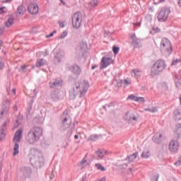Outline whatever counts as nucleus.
I'll list each match as a JSON object with an SVG mask.
<instances>
[{"label": "nucleus", "instance_id": "a878e982", "mask_svg": "<svg viewBox=\"0 0 181 181\" xmlns=\"http://www.w3.org/2000/svg\"><path fill=\"white\" fill-rule=\"evenodd\" d=\"M174 115H175V119L176 121H179V119H181V112L179 109H176L174 111Z\"/></svg>", "mask_w": 181, "mask_h": 181}, {"label": "nucleus", "instance_id": "a211bd4d", "mask_svg": "<svg viewBox=\"0 0 181 181\" xmlns=\"http://www.w3.org/2000/svg\"><path fill=\"white\" fill-rule=\"evenodd\" d=\"M69 70L75 74V76H80L81 74V69L78 65H71L69 67Z\"/></svg>", "mask_w": 181, "mask_h": 181}, {"label": "nucleus", "instance_id": "c9c22d12", "mask_svg": "<svg viewBox=\"0 0 181 181\" xmlns=\"http://www.w3.org/2000/svg\"><path fill=\"white\" fill-rule=\"evenodd\" d=\"M95 166L98 168V170H102V172L105 171V168H104L101 164H95Z\"/></svg>", "mask_w": 181, "mask_h": 181}, {"label": "nucleus", "instance_id": "338daca9", "mask_svg": "<svg viewBox=\"0 0 181 181\" xmlns=\"http://www.w3.org/2000/svg\"><path fill=\"white\" fill-rule=\"evenodd\" d=\"M60 1H61L62 4H63L64 5L66 4V3H64V1L63 0H60Z\"/></svg>", "mask_w": 181, "mask_h": 181}, {"label": "nucleus", "instance_id": "6e6d98bb", "mask_svg": "<svg viewBox=\"0 0 181 181\" xmlns=\"http://www.w3.org/2000/svg\"><path fill=\"white\" fill-rule=\"evenodd\" d=\"M153 30H155L156 33L160 32V29H159V28H156V29L153 28Z\"/></svg>", "mask_w": 181, "mask_h": 181}, {"label": "nucleus", "instance_id": "ddd939ff", "mask_svg": "<svg viewBox=\"0 0 181 181\" xmlns=\"http://www.w3.org/2000/svg\"><path fill=\"white\" fill-rule=\"evenodd\" d=\"M64 57V52L62 51V49H59L54 53V62H55V63H60V62L63 60Z\"/></svg>", "mask_w": 181, "mask_h": 181}, {"label": "nucleus", "instance_id": "1a4fd4ad", "mask_svg": "<svg viewBox=\"0 0 181 181\" xmlns=\"http://www.w3.org/2000/svg\"><path fill=\"white\" fill-rule=\"evenodd\" d=\"M169 13H170V8L168 7H163L158 16V22H166L168 18H169Z\"/></svg>", "mask_w": 181, "mask_h": 181}, {"label": "nucleus", "instance_id": "f257e3e1", "mask_svg": "<svg viewBox=\"0 0 181 181\" xmlns=\"http://www.w3.org/2000/svg\"><path fill=\"white\" fill-rule=\"evenodd\" d=\"M90 83L88 81H83V82L74 81L69 87V98L70 100H74L76 95H78L79 98L86 95Z\"/></svg>", "mask_w": 181, "mask_h": 181}, {"label": "nucleus", "instance_id": "b1692460", "mask_svg": "<svg viewBox=\"0 0 181 181\" xmlns=\"http://www.w3.org/2000/svg\"><path fill=\"white\" fill-rule=\"evenodd\" d=\"M136 156H138V154L136 153H134L132 154L130 156L127 157L126 158V160L129 162V163H131V162H134V160L136 159Z\"/></svg>", "mask_w": 181, "mask_h": 181}, {"label": "nucleus", "instance_id": "423d86ee", "mask_svg": "<svg viewBox=\"0 0 181 181\" xmlns=\"http://www.w3.org/2000/svg\"><path fill=\"white\" fill-rule=\"evenodd\" d=\"M23 134V130L22 129H19L15 133L14 137L13 139V141L14 142V148H13V156H16L18 153H19V144H21V140L22 139V135Z\"/></svg>", "mask_w": 181, "mask_h": 181}, {"label": "nucleus", "instance_id": "e433bc0d", "mask_svg": "<svg viewBox=\"0 0 181 181\" xmlns=\"http://www.w3.org/2000/svg\"><path fill=\"white\" fill-rule=\"evenodd\" d=\"M121 83H123L124 84H126V86H129V84H131V81L128 79H125L124 81H120V82L117 84H119L121 86Z\"/></svg>", "mask_w": 181, "mask_h": 181}, {"label": "nucleus", "instance_id": "aec40b11", "mask_svg": "<svg viewBox=\"0 0 181 181\" xmlns=\"http://www.w3.org/2000/svg\"><path fill=\"white\" fill-rule=\"evenodd\" d=\"M162 134H159V133H156L152 138V141H153L155 142V144H162V141H163V139H162Z\"/></svg>", "mask_w": 181, "mask_h": 181}, {"label": "nucleus", "instance_id": "58836bf2", "mask_svg": "<svg viewBox=\"0 0 181 181\" xmlns=\"http://www.w3.org/2000/svg\"><path fill=\"white\" fill-rule=\"evenodd\" d=\"M136 101H137V103H145V98L136 97Z\"/></svg>", "mask_w": 181, "mask_h": 181}, {"label": "nucleus", "instance_id": "c756f323", "mask_svg": "<svg viewBox=\"0 0 181 181\" xmlns=\"http://www.w3.org/2000/svg\"><path fill=\"white\" fill-rule=\"evenodd\" d=\"M97 5H98V0H92L89 3V6H90V8H95Z\"/></svg>", "mask_w": 181, "mask_h": 181}, {"label": "nucleus", "instance_id": "c85d7f7f", "mask_svg": "<svg viewBox=\"0 0 181 181\" xmlns=\"http://www.w3.org/2000/svg\"><path fill=\"white\" fill-rule=\"evenodd\" d=\"M132 73H134V77H140L141 74H142V71L139 69H132Z\"/></svg>", "mask_w": 181, "mask_h": 181}, {"label": "nucleus", "instance_id": "603ef678", "mask_svg": "<svg viewBox=\"0 0 181 181\" xmlns=\"http://www.w3.org/2000/svg\"><path fill=\"white\" fill-rule=\"evenodd\" d=\"M4 9H5V7H1L0 8V15L1 13H5V11H4Z\"/></svg>", "mask_w": 181, "mask_h": 181}, {"label": "nucleus", "instance_id": "f704fd0d", "mask_svg": "<svg viewBox=\"0 0 181 181\" xmlns=\"http://www.w3.org/2000/svg\"><path fill=\"white\" fill-rule=\"evenodd\" d=\"M112 52L114 53V54H117V53L119 52V47H117V46H113L112 47Z\"/></svg>", "mask_w": 181, "mask_h": 181}, {"label": "nucleus", "instance_id": "2f4dec72", "mask_svg": "<svg viewBox=\"0 0 181 181\" xmlns=\"http://www.w3.org/2000/svg\"><path fill=\"white\" fill-rule=\"evenodd\" d=\"M175 86L177 88H181V81L179 80L177 76H175Z\"/></svg>", "mask_w": 181, "mask_h": 181}, {"label": "nucleus", "instance_id": "7c9ffc66", "mask_svg": "<svg viewBox=\"0 0 181 181\" xmlns=\"http://www.w3.org/2000/svg\"><path fill=\"white\" fill-rule=\"evenodd\" d=\"M9 122H10V119L9 118H7L5 122L1 126V127H0V129H1V131H5L6 129V124H9Z\"/></svg>", "mask_w": 181, "mask_h": 181}, {"label": "nucleus", "instance_id": "c03bdc74", "mask_svg": "<svg viewBox=\"0 0 181 181\" xmlns=\"http://www.w3.org/2000/svg\"><path fill=\"white\" fill-rule=\"evenodd\" d=\"M110 107H114V103H108V104H106L103 106V108L105 110V108H110Z\"/></svg>", "mask_w": 181, "mask_h": 181}, {"label": "nucleus", "instance_id": "4468645a", "mask_svg": "<svg viewBox=\"0 0 181 181\" xmlns=\"http://www.w3.org/2000/svg\"><path fill=\"white\" fill-rule=\"evenodd\" d=\"M9 108H11V102H9V100L8 99L4 100L1 115H4V114H8V110Z\"/></svg>", "mask_w": 181, "mask_h": 181}, {"label": "nucleus", "instance_id": "13d9d810", "mask_svg": "<svg viewBox=\"0 0 181 181\" xmlns=\"http://www.w3.org/2000/svg\"><path fill=\"white\" fill-rule=\"evenodd\" d=\"M82 181H87V177H83Z\"/></svg>", "mask_w": 181, "mask_h": 181}, {"label": "nucleus", "instance_id": "69168bd1", "mask_svg": "<svg viewBox=\"0 0 181 181\" xmlns=\"http://www.w3.org/2000/svg\"><path fill=\"white\" fill-rule=\"evenodd\" d=\"M178 5H179V6H180V8H181V0H179V1H178Z\"/></svg>", "mask_w": 181, "mask_h": 181}, {"label": "nucleus", "instance_id": "4d7b16f0", "mask_svg": "<svg viewBox=\"0 0 181 181\" xmlns=\"http://www.w3.org/2000/svg\"><path fill=\"white\" fill-rule=\"evenodd\" d=\"M13 110H14L15 112L18 111V105H15L13 106Z\"/></svg>", "mask_w": 181, "mask_h": 181}, {"label": "nucleus", "instance_id": "49530a36", "mask_svg": "<svg viewBox=\"0 0 181 181\" xmlns=\"http://www.w3.org/2000/svg\"><path fill=\"white\" fill-rule=\"evenodd\" d=\"M127 100H133L134 101H136V96L130 95L128 96Z\"/></svg>", "mask_w": 181, "mask_h": 181}, {"label": "nucleus", "instance_id": "473e14b6", "mask_svg": "<svg viewBox=\"0 0 181 181\" xmlns=\"http://www.w3.org/2000/svg\"><path fill=\"white\" fill-rule=\"evenodd\" d=\"M4 131L5 130H1V129L0 128V141H2L3 139H4L5 136H6Z\"/></svg>", "mask_w": 181, "mask_h": 181}, {"label": "nucleus", "instance_id": "4be33fe9", "mask_svg": "<svg viewBox=\"0 0 181 181\" xmlns=\"http://www.w3.org/2000/svg\"><path fill=\"white\" fill-rule=\"evenodd\" d=\"M106 153L107 152L102 149H99L95 151V154L98 156V158H99V159H103Z\"/></svg>", "mask_w": 181, "mask_h": 181}, {"label": "nucleus", "instance_id": "5fc2aeb1", "mask_svg": "<svg viewBox=\"0 0 181 181\" xmlns=\"http://www.w3.org/2000/svg\"><path fill=\"white\" fill-rule=\"evenodd\" d=\"M134 27L135 28L136 26H141V23H133Z\"/></svg>", "mask_w": 181, "mask_h": 181}, {"label": "nucleus", "instance_id": "f8f14e48", "mask_svg": "<svg viewBox=\"0 0 181 181\" xmlns=\"http://www.w3.org/2000/svg\"><path fill=\"white\" fill-rule=\"evenodd\" d=\"M63 86V80L61 78H54L49 82L50 88H57V87H62Z\"/></svg>", "mask_w": 181, "mask_h": 181}, {"label": "nucleus", "instance_id": "6e6552de", "mask_svg": "<svg viewBox=\"0 0 181 181\" xmlns=\"http://www.w3.org/2000/svg\"><path fill=\"white\" fill-rule=\"evenodd\" d=\"M83 22V14L81 12L75 13L72 18V25L74 29H78Z\"/></svg>", "mask_w": 181, "mask_h": 181}, {"label": "nucleus", "instance_id": "774afa93", "mask_svg": "<svg viewBox=\"0 0 181 181\" xmlns=\"http://www.w3.org/2000/svg\"><path fill=\"white\" fill-rule=\"evenodd\" d=\"M163 84H164L165 88H168V85L166 83H165Z\"/></svg>", "mask_w": 181, "mask_h": 181}, {"label": "nucleus", "instance_id": "72a5a7b5", "mask_svg": "<svg viewBox=\"0 0 181 181\" xmlns=\"http://www.w3.org/2000/svg\"><path fill=\"white\" fill-rule=\"evenodd\" d=\"M145 21H146V23L147 24L151 23V22H152V16L151 15L146 16Z\"/></svg>", "mask_w": 181, "mask_h": 181}, {"label": "nucleus", "instance_id": "09e8293b", "mask_svg": "<svg viewBox=\"0 0 181 181\" xmlns=\"http://www.w3.org/2000/svg\"><path fill=\"white\" fill-rule=\"evenodd\" d=\"M179 62H180V60L179 59H175L173 62V63L171 64V66H175L176 64H177V63H179Z\"/></svg>", "mask_w": 181, "mask_h": 181}, {"label": "nucleus", "instance_id": "0e129e2a", "mask_svg": "<svg viewBox=\"0 0 181 181\" xmlns=\"http://www.w3.org/2000/svg\"><path fill=\"white\" fill-rule=\"evenodd\" d=\"M18 121L16 120V124H15V127H18L19 126V123H18Z\"/></svg>", "mask_w": 181, "mask_h": 181}, {"label": "nucleus", "instance_id": "a18cd8bd", "mask_svg": "<svg viewBox=\"0 0 181 181\" xmlns=\"http://www.w3.org/2000/svg\"><path fill=\"white\" fill-rule=\"evenodd\" d=\"M67 35H68V32L64 31L60 35V39H64V37H66V36H67Z\"/></svg>", "mask_w": 181, "mask_h": 181}, {"label": "nucleus", "instance_id": "bb28decb", "mask_svg": "<svg viewBox=\"0 0 181 181\" xmlns=\"http://www.w3.org/2000/svg\"><path fill=\"white\" fill-rule=\"evenodd\" d=\"M25 12H26V8H25V6H20L18 7L17 13L18 15H24Z\"/></svg>", "mask_w": 181, "mask_h": 181}, {"label": "nucleus", "instance_id": "a19ab883", "mask_svg": "<svg viewBox=\"0 0 181 181\" xmlns=\"http://www.w3.org/2000/svg\"><path fill=\"white\" fill-rule=\"evenodd\" d=\"M158 179H159V175H154L151 176V181H158Z\"/></svg>", "mask_w": 181, "mask_h": 181}, {"label": "nucleus", "instance_id": "39448f33", "mask_svg": "<svg viewBox=\"0 0 181 181\" xmlns=\"http://www.w3.org/2000/svg\"><path fill=\"white\" fill-rule=\"evenodd\" d=\"M166 69V62L163 59L157 60L151 68V76H156Z\"/></svg>", "mask_w": 181, "mask_h": 181}, {"label": "nucleus", "instance_id": "9d476101", "mask_svg": "<svg viewBox=\"0 0 181 181\" xmlns=\"http://www.w3.org/2000/svg\"><path fill=\"white\" fill-rule=\"evenodd\" d=\"M124 119L131 124V125H135L138 124V117H136L134 113L128 112L124 116Z\"/></svg>", "mask_w": 181, "mask_h": 181}, {"label": "nucleus", "instance_id": "393cba45", "mask_svg": "<svg viewBox=\"0 0 181 181\" xmlns=\"http://www.w3.org/2000/svg\"><path fill=\"white\" fill-rule=\"evenodd\" d=\"M46 66V60L45 59H40L36 62V67H42Z\"/></svg>", "mask_w": 181, "mask_h": 181}, {"label": "nucleus", "instance_id": "5701e85b", "mask_svg": "<svg viewBox=\"0 0 181 181\" xmlns=\"http://www.w3.org/2000/svg\"><path fill=\"white\" fill-rule=\"evenodd\" d=\"M14 20H15V18L13 16H11L10 18H8L7 21L5 23L6 28H11V26L13 25Z\"/></svg>", "mask_w": 181, "mask_h": 181}, {"label": "nucleus", "instance_id": "79ce46f5", "mask_svg": "<svg viewBox=\"0 0 181 181\" xmlns=\"http://www.w3.org/2000/svg\"><path fill=\"white\" fill-rule=\"evenodd\" d=\"M51 98L53 100H56V98H57V93H56V91H52L51 93Z\"/></svg>", "mask_w": 181, "mask_h": 181}, {"label": "nucleus", "instance_id": "2eb2a0df", "mask_svg": "<svg viewBox=\"0 0 181 181\" xmlns=\"http://www.w3.org/2000/svg\"><path fill=\"white\" fill-rule=\"evenodd\" d=\"M111 62H112L111 57H103L100 62V69L103 70V69L108 67V65L111 64Z\"/></svg>", "mask_w": 181, "mask_h": 181}, {"label": "nucleus", "instance_id": "6ab92c4d", "mask_svg": "<svg viewBox=\"0 0 181 181\" xmlns=\"http://www.w3.org/2000/svg\"><path fill=\"white\" fill-rule=\"evenodd\" d=\"M21 173L25 177H29L32 175V169L29 167H23L21 169Z\"/></svg>", "mask_w": 181, "mask_h": 181}, {"label": "nucleus", "instance_id": "20e7f679", "mask_svg": "<svg viewBox=\"0 0 181 181\" xmlns=\"http://www.w3.org/2000/svg\"><path fill=\"white\" fill-rule=\"evenodd\" d=\"M30 163L37 169H40L45 165V158H43V156L39 151H35L30 158Z\"/></svg>", "mask_w": 181, "mask_h": 181}, {"label": "nucleus", "instance_id": "052dcab7", "mask_svg": "<svg viewBox=\"0 0 181 181\" xmlns=\"http://www.w3.org/2000/svg\"><path fill=\"white\" fill-rule=\"evenodd\" d=\"M94 69H97V65H93L92 66V70H94Z\"/></svg>", "mask_w": 181, "mask_h": 181}, {"label": "nucleus", "instance_id": "de8ad7c7", "mask_svg": "<svg viewBox=\"0 0 181 181\" xmlns=\"http://www.w3.org/2000/svg\"><path fill=\"white\" fill-rule=\"evenodd\" d=\"M87 162V159L86 158H83V160L79 163V166H82V165H84Z\"/></svg>", "mask_w": 181, "mask_h": 181}, {"label": "nucleus", "instance_id": "cd10ccee", "mask_svg": "<svg viewBox=\"0 0 181 181\" xmlns=\"http://www.w3.org/2000/svg\"><path fill=\"white\" fill-rule=\"evenodd\" d=\"M151 156V152L148 149H145L141 153V158L146 159Z\"/></svg>", "mask_w": 181, "mask_h": 181}, {"label": "nucleus", "instance_id": "37998d69", "mask_svg": "<svg viewBox=\"0 0 181 181\" xmlns=\"http://www.w3.org/2000/svg\"><path fill=\"white\" fill-rule=\"evenodd\" d=\"M145 111H150V112H156V111H158V109L156 107H153L151 109L147 108L145 109Z\"/></svg>", "mask_w": 181, "mask_h": 181}, {"label": "nucleus", "instance_id": "7ed1b4c3", "mask_svg": "<svg viewBox=\"0 0 181 181\" xmlns=\"http://www.w3.org/2000/svg\"><path fill=\"white\" fill-rule=\"evenodd\" d=\"M174 136L175 140H172L169 144V150L173 153H176L177 151H179V142H177L178 139L181 138V124H177L176 125V129L175 131Z\"/></svg>", "mask_w": 181, "mask_h": 181}, {"label": "nucleus", "instance_id": "bf43d9fd", "mask_svg": "<svg viewBox=\"0 0 181 181\" xmlns=\"http://www.w3.org/2000/svg\"><path fill=\"white\" fill-rule=\"evenodd\" d=\"M26 69V66H21V70H25Z\"/></svg>", "mask_w": 181, "mask_h": 181}, {"label": "nucleus", "instance_id": "f03ea898", "mask_svg": "<svg viewBox=\"0 0 181 181\" xmlns=\"http://www.w3.org/2000/svg\"><path fill=\"white\" fill-rule=\"evenodd\" d=\"M43 135V129L39 127L31 129L26 136V141L30 145H33L40 141V136Z\"/></svg>", "mask_w": 181, "mask_h": 181}, {"label": "nucleus", "instance_id": "dca6fc26", "mask_svg": "<svg viewBox=\"0 0 181 181\" xmlns=\"http://www.w3.org/2000/svg\"><path fill=\"white\" fill-rule=\"evenodd\" d=\"M28 11L31 15L39 13V6L36 4H31L28 6Z\"/></svg>", "mask_w": 181, "mask_h": 181}, {"label": "nucleus", "instance_id": "0eeeda50", "mask_svg": "<svg viewBox=\"0 0 181 181\" xmlns=\"http://www.w3.org/2000/svg\"><path fill=\"white\" fill-rule=\"evenodd\" d=\"M160 50L165 53L166 56L172 54V44L167 38H163L160 42Z\"/></svg>", "mask_w": 181, "mask_h": 181}, {"label": "nucleus", "instance_id": "e2e57ef3", "mask_svg": "<svg viewBox=\"0 0 181 181\" xmlns=\"http://www.w3.org/2000/svg\"><path fill=\"white\" fill-rule=\"evenodd\" d=\"M12 91H13V93L14 94H16V89L13 88V89L12 90Z\"/></svg>", "mask_w": 181, "mask_h": 181}, {"label": "nucleus", "instance_id": "9b49d317", "mask_svg": "<svg viewBox=\"0 0 181 181\" xmlns=\"http://www.w3.org/2000/svg\"><path fill=\"white\" fill-rule=\"evenodd\" d=\"M62 124L65 128H70L71 125V119L70 116H69V110H66L62 115Z\"/></svg>", "mask_w": 181, "mask_h": 181}, {"label": "nucleus", "instance_id": "4c0bfd02", "mask_svg": "<svg viewBox=\"0 0 181 181\" xmlns=\"http://www.w3.org/2000/svg\"><path fill=\"white\" fill-rule=\"evenodd\" d=\"M98 139V135L94 134L90 136L89 141H97Z\"/></svg>", "mask_w": 181, "mask_h": 181}, {"label": "nucleus", "instance_id": "3c124183", "mask_svg": "<svg viewBox=\"0 0 181 181\" xmlns=\"http://www.w3.org/2000/svg\"><path fill=\"white\" fill-rule=\"evenodd\" d=\"M54 33H56V30L51 33L49 35H46V37H52L53 36V35H54Z\"/></svg>", "mask_w": 181, "mask_h": 181}, {"label": "nucleus", "instance_id": "f3484780", "mask_svg": "<svg viewBox=\"0 0 181 181\" xmlns=\"http://www.w3.org/2000/svg\"><path fill=\"white\" fill-rule=\"evenodd\" d=\"M131 39H132V46L135 48V47H138L139 46V45H141V39L137 38L136 35H135L134 33H131L129 35Z\"/></svg>", "mask_w": 181, "mask_h": 181}, {"label": "nucleus", "instance_id": "8fccbe9b", "mask_svg": "<svg viewBox=\"0 0 181 181\" xmlns=\"http://www.w3.org/2000/svg\"><path fill=\"white\" fill-rule=\"evenodd\" d=\"M4 32H5V28L0 27V36L2 35Z\"/></svg>", "mask_w": 181, "mask_h": 181}, {"label": "nucleus", "instance_id": "412c9836", "mask_svg": "<svg viewBox=\"0 0 181 181\" xmlns=\"http://www.w3.org/2000/svg\"><path fill=\"white\" fill-rule=\"evenodd\" d=\"M79 49L82 53L83 57H84V54L87 52V43L81 42L79 43Z\"/></svg>", "mask_w": 181, "mask_h": 181}, {"label": "nucleus", "instance_id": "ea45409f", "mask_svg": "<svg viewBox=\"0 0 181 181\" xmlns=\"http://www.w3.org/2000/svg\"><path fill=\"white\" fill-rule=\"evenodd\" d=\"M5 67V62H4V60L0 57V70H2Z\"/></svg>", "mask_w": 181, "mask_h": 181}, {"label": "nucleus", "instance_id": "680f3d73", "mask_svg": "<svg viewBox=\"0 0 181 181\" xmlns=\"http://www.w3.org/2000/svg\"><path fill=\"white\" fill-rule=\"evenodd\" d=\"M74 139H78V134H76V135L74 136Z\"/></svg>", "mask_w": 181, "mask_h": 181}, {"label": "nucleus", "instance_id": "864d4df0", "mask_svg": "<svg viewBox=\"0 0 181 181\" xmlns=\"http://www.w3.org/2000/svg\"><path fill=\"white\" fill-rule=\"evenodd\" d=\"M59 25L60 28H64V22H59Z\"/></svg>", "mask_w": 181, "mask_h": 181}]
</instances>
